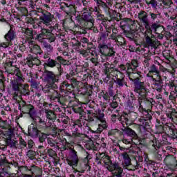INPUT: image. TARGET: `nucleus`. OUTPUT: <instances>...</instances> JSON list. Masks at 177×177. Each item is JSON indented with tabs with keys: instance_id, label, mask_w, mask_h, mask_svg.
Segmentation results:
<instances>
[{
	"instance_id": "7c9ffc66",
	"label": "nucleus",
	"mask_w": 177,
	"mask_h": 177,
	"mask_svg": "<svg viewBox=\"0 0 177 177\" xmlns=\"http://www.w3.org/2000/svg\"><path fill=\"white\" fill-rule=\"evenodd\" d=\"M32 105L31 104H26V102H23L22 103V111L23 113H25L27 114L28 111L30 110L32 108Z\"/></svg>"
},
{
	"instance_id": "603ef678",
	"label": "nucleus",
	"mask_w": 177,
	"mask_h": 177,
	"mask_svg": "<svg viewBox=\"0 0 177 177\" xmlns=\"http://www.w3.org/2000/svg\"><path fill=\"white\" fill-rule=\"evenodd\" d=\"M82 3L84 8H83L82 11L88 12V8H89V1L86 0H82Z\"/></svg>"
},
{
	"instance_id": "c9c22d12",
	"label": "nucleus",
	"mask_w": 177,
	"mask_h": 177,
	"mask_svg": "<svg viewBox=\"0 0 177 177\" xmlns=\"http://www.w3.org/2000/svg\"><path fill=\"white\" fill-rule=\"evenodd\" d=\"M42 45L47 52H53V46H52L49 43L43 41Z\"/></svg>"
},
{
	"instance_id": "0eeeda50",
	"label": "nucleus",
	"mask_w": 177,
	"mask_h": 177,
	"mask_svg": "<svg viewBox=\"0 0 177 177\" xmlns=\"http://www.w3.org/2000/svg\"><path fill=\"white\" fill-rule=\"evenodd\" d=\"M158 27L160 26L157 25V24H153L151 25V28L149 29H146L147 30L144 33V38L145 41V44L148 45V46H154V43L153 42V31L154 34H157V30H158Z\"/></svg>"
},
{
	"instance_id": "4be33fe9",
	"label": "nucleus",
	"mask_w": 177,
	"mask_h": 177,
	"mask_svg": "<svg viewBox=\"0 0 177 177\" xmlns=\"http://www.w3.org/2000/svg\"><path fill=\"white\" fill-rule=\"evenodd\" d=\"M57 122H59L60 124V122H62V129L60 130V132H62V131H64L66 129V128H67V125L68 124V117H62L59 119L57 120Z\"/></svg>"
},
{
	"instance_id": "37998d69",
	"label": "nucleus",
	"mask_w": 177,
	"mask_h": 177,
	"mask_svg": "<svg viewBox=\"0 0 177 177\" xmlns=\"http://www.w3.org/2000/svg\"><path fill=\"white\" fill-rule=\"evenodd\" d=\"M43 92H44V93H49V95L52 94V91H53V88L50 87V86L49 84H47L45 86L44 88H43L42 89Z\"/></svg>"
},
{
	"instance_id": "6ab92c4d",
	"label": "nucleus",
	"mask_w": 177,
	"mask_h": 177,
	"mask_svg": "<svg viewBox=\"0 0 177 177\" xmlns=\"http://www.w3.org/2000/svg\"><path fill=\"white\" fill-rule=\"evenodd\" d=\"M121 156L122 157V163L124 167H129L131 165V160L129 157V155L127 153V152H124L121 154Z\"/></svg>"
},
{
	"instance_id": "338daca9",
	"label": "nucleus",
	"mask_w": 177,
	"mask_h": 177,
	"mask_svg": "<svg viewBox=\"0 0 177 177\" xmlns=\"http://www.w3.org/2000/svg\"><path fill=\"white\" fill-rule=\"evenodd\" d=\"M175 115H177V112H172V113H167V118H169V120H173L174 117H175Z\"/></svg>"
},
{
	"instance_id": "7ed1b4c3",
	"label": "nucleus",
	"mask_w": 177,
	"mask_h": 177,
	"mask_svg": "<svg viewBox=\"0 0 177 177\" xmlns=\"http://www.w3.org/2000/svg\"><path fill=\"white\" fill-rule=\"evenodd\" d=\"M102 162L106 165V168L109 172H113L114 176L122 177L124 169L120 166V163L111 161L110 156L107 155L102 159Z\"/></svg>"
},
{
	"instance_id": "b1692460",
	"label": "nucleus",
	"mask_w": 177,
	"mask_h": 177,
	"mask_svg": "<svg viewBox=\"0 0 177 177\" xmlns=\"http://www.w3.org/2000/svg\"><path fill=\"white\" fill-rule=\"evenodd\" d=\"M122 131L124 132V133H126V135H128V136H131V138L133 139H136L138 138V134H136V132L129 127L124 128L122 129Z\"/></svg>"
},
{
	"instance_id": "0e129e2a",
	"label": "nucleus",
	"mask_w": 177,
	"mask_h": 177,
	"mask_svg": "<svg viewBox=\"0 0 177 177\" xmlns=\"http://www.w3.org/2000/svg\"><path fill=\"white\" fill-rule=\"evenodd\" d=\"M167 130L169 131V133L172 136L174 133V131L175 129V127L174 126H167Z\"/></svg>"
},
{
	"instance_id": "aec40b11",
	"label": "nucleus",
	"mask_w": 177,
	"mask_h": 177,
	"mask_svg": "<svg viewBox=\"0 0 177 177\" xmlns=\"http://www.w3.org/2000/svg\"><path fill=\"white\" fill-rule=\"evenodd\" d=\"M56 66H57V61L52 58H48L44 64V70H46L47 67H50V68H55Z\"/></svg>"
},
{
	"instance_id": "f03ea898",
	"label": "nucleus",
	"mask_w": 177,
	"mask_h": 177,
	"mask_svg": "<svg viewBox=\"0 0 177 177\" xmlns=\"http://www.w3.org/2000/svg\"><path fill=\"white\" fill-rule=\"evenodd\" d=\"M138 93V104L140 109H144L145 110H151L153 106L156 104V101L153 98H147V95L150 93V89L147 87H145L138 91H136Z\"/></svg>"
},
{
	"instance_id": "3c124183",
	"label": "nucleus",
	"mask_w": 177,
	"mask_h": 177,
	"mask_svg": "<svg viewBox=\"0 0 177 177\" xmlns=\"http://www.w3.org/2000/svg\"><path fill=\"white\" fill-rule=\"evenodd\" d=\"M154 73V74H158L160 73V71H158V68H157V66H156L155 64H153L150 68L149 73Z\"/></svg>"
},
{
	"instance_id": "6e6d98bb",
	"label": "nucleus",
	"mask_w": 177,
	"mask_h": 177,
	"mask_svg": "<svg viewBox=\"0 0 177 177\" xmlns=\"http://www.w3.org/2000/svg\"><path fill=\"white\" fill-rule=\"evenodd\" d=\"M46 39H48V42H50V44H52V42H55V41H56V36H55L53 35V33H51V35H50L48 38H46Z\"/></svg>"
},
{
	"instance_id": "bf43d9fd",
	"label": "nucleus",
	"mask_w": 177,
	"mask_h": 177,
	"mask_svg": "<svg viewBox=\"0 0 177 177\" xmlns=\"http://www.w3.org/2000/svg\"><path fill=\"white\" fill-rule=\"evenodd\" d=\"M120 35H117V33H112L110 36L111 39H113V41H115L116 42H120V40L118 39V37Z\"/></svg>"
},
{
	"instance_id": "c756f323",
	"label": "nucleus",
	"mask_w": 177,
	"mask_h": 177,
	"mask_svg": "<svg viewBox=\"0 0 177 177\" xmlns=\"http://www.w3.org/2000/svg\"><path fill=\"white\" fill-rule=\"evenodd\" d=\"M41 32L44 37H46L48 38L50 35H51L53 33L50 32V30H48V26H43V27H41Z\"/></svg>"
},
{
	"instance_id": "a878e982",
	"label": "nucleus",
	"mask_w": 177,
	"mask_h": 177,
	"mask_svg": "<svg viewBox=\"0 0 177 177\" xmlns=\"http://www.w3.org/2000/svg\"><path fill=\"white\" fill-rule=\"evenodd\" d=\"M49 96L51 100H56L57 99V102H60V93L56 91V90H51V94H50Z\"/></svg>"
},
{
	"instance_id": "13d9d810",
	"label": "nucleus",
	"mask_w": 177,
	"mask_h": 177,
	"mask_svg": "<svg viewBox=\"0 0 177 177\" xmlns=\"http://www.w3.org/2000/svg\"><path fill=\"white\" fill-rule=\"evenodd\" d=\"M44 33H40L37 35V39L38 41H39V42H42V44H44V42H45V40L46 39V38H44Z\"/></svg>"
},
{
	"instance_id": "39448f33",
	"label": "nucleus",
	"mask_w": 177,
	"mask_h": 177,
	"mask_svg": "<svg viewBox=\"0 0 177 177\" xmlns=\"http://www.w3.org/2000/svg\"><path fill=\"white\" fill-rule=\"evenodd\" d=\"M44 77L46 84H48V85H49L50 88H53V89H57L58 87L56 84L60 81L59 75H56L53 71L44 69Z\"/></svg>"
},
{
	"instance_id": "412c9836",
	"label": "nucleus",
	"mask_w": 177,
	"mask_h": 177,
	"mask_svg": "<svg viewBox=\"0 0 177 177\" xmlns=\"http://www.w3.org/2000/svg\"><path fill=\"white\" fill-rule=\"evenodd\" d=\"M6 41L12 42L15 38H16V32L13 30V28H10L8 33L4 36Z\"/></svg>"
},
{
	"instance_id": "5701e85b",
	"label": "nucleus",
	"mask_w": 177,
	"mask_h": 177,
	"mask_svg": "<svg viewBox=\"0 0 177 177\" xmlns=\"http://www.w3.org/2000/svg\"><path fill=\"white\" fill-rule=\"evenodd\" d=\"M73 128H75V131H73L72 133V138H81V135H82L80 133H78V128L77 127H82V124L81 123L78 122H73L72 124Z\"/></svg>"
},
{
	"instance_id": "423d86ee",
	"label": "nucleus",
	"mask_w": 177,
	"mask_h": 177,
	"mask_svg": "<svg viewBox=\"0 0 177 177\" xmlns=\"http://www.w3.org/2000/svg\"><path fill=\"white\" fill-rule=\"evenodd\" d=\"M36 15L40 16V21L38 23L39 27H44V26L49 28L51 27L50 22L53 20V15L45 10H39L36 12Z\"/></svg>"
},
{
	"instance_id": "a18cd8bd",
	"label": "nucleus",
	"mask_w": 177,
	"mask_h": 177,
	"mask_svg": "<svg viewBox=\"0 0 177 177\" xmlns=\"http://www.w3.org/2000/svg\"><path fill=\"white\" fill-rule=\"evenodd\" d=\"M28 2L29 3V8L35 9V8H37V2H38V0H28Z\"/></svg>"
},
{
	"instance_id": "2f4dec72",
	"label": "nucleus",
	"mask_w": 177,
	"mask_h": 177,
	"mask_svg": "<svg viewBox=\"0 0 177 177\" xmlns=\"http://www.w3.org/2000/svg\"><path fill=\"white\" fill-rule=\"evenodd\" d=\"M138 103H139V101H138L136 98L129 99L127 101L129 107H135V106H138Z\"/></svg>"
},
{
	"instance_id": "1a4fd4ad",
	"label": "nucleus",
	"mask_w": 177,
	"mask_h": 177,
	"mask_svg": "<svg viewBox=\"0 0 177 177\" xmlns=\"http://www.w3.org/2000/svg\"><path fill=\"white\" fill-rule=\"evenodd\" d=\"M82 19L85 21L84 27L86 28H92L94 26L95 19L92 17V13L88 11H82Z\"/></svg>"
},
{
	"instance_id": "c85d7f7f",
	"label": "nucleus",
	"mask_w": 177,
	"mask_h": 177,
	"mask_svg": "<svg viewBox=\"0 0 177 177\" xmlns=\"http://www.w3.org/2000/svg\"><path fill=\"white\" fill-rule=\"evenodd\" d=\"M30 45H31L30 46V50H32V52H34L35 53H39V55H41V47H39V46L32 45V42H30Z\"/></svg>"
},
{
	"instance_id": "2eb2a0df",
	"label": "nucleus",
	"mask_w": 177,
	"mask_h": 177,
	"mask_svg": "<svg viewBox=\"0 0 177 177\" xmlns=\"http://www.w3.org/2000/svg\"><path fill=\"white\" fill-rule=\"evenodd\" d=\"M149 16L151 17V20L153 22L151 24V26H153V24H157V26H159L158 28H164V26L160 24V19H161V12L154 13L152 12H149Z\"/></svg>"
},
{
	"instance_id": "e433bc0d",
	"label": "nucleus",
	"mask_w": 177,
	"mask_h": 177,
	"mask_svg": "<svg viewBox=\"0 0 177 177\" xmlns=\"http://www.w3.org/2000/svg\"><path fill=\"white\" fill-rule=\"evenodd\" d=\"M155 77L151 76L152 81L153 82H162V79L161 78V75L159 73L154 74Z\"/></svg>"
},
{
	"instance_id": "680f3d73",
	"label": "nucleus",
	"mask_w": 177,
	"mask_h": 177,
	"mask_svg": "<svg viewBox=\"0 0 177 177\" xmlns=\"http://www.w3.org/2000/svg\"><path fill=\"white\" fill-rule=\"evenodd\" d=\"M23 89L20 91L21 95H24V96H26V95H30V91L26 88V87H23Z\"/></svg>"
},
{
	"instance_id": "72a5a7b5",
	"label": "nucleus",
	"mask_w": 177,
	"mask_h": 177,
	"mask_svg": "<svg viewBox=\"0 0 177 177\" xmlns=\"http://www.w3.org/2000/svg\"><path fill=\"white\" fill-rule=\"evenodd\" d=\"M95 2L97 3L98 8H100V6H101V8H103L104 9H106L108 10H110V8L107 6V4H106V3H104L103 1V0H95Z\"/></svg>"
},
{
	"instance_id": "f704fd0d",
	"label": "nucleus",
	"mask_w": 177,
	"mask_h": 177,
	"mask_svg": "<svg viewBox=\"0 0 177 177\" xmlns=\"http://www.w3.org/2000/svg\"><path fill=\"white\" fill-rule=\"evenodd\" d=\"M0 128L1 129H10L9 125H8L7 121L0 118Z\"/></svg>"
},
{
	"instance_id": "393cba45",
	"label": "nucleus",
	"mask_w": 177,
	"mask_h": 177,
	"mask_svg": "<svg viewBox=\"0 0 177 177\" xmlns=\"http://www.w3.org/2000/svg\"><path fill=\"white\" fill-rule=\"evenodd\" d=\"M12 88L13 93H18L20 92V88H23V84L19 83L17 82H15V80L12 83Z\"/></svg>"
},
{
	"instance_id": "de8ad7c7",
	"label": "nucleus",
	"mask_w": 177,
	"mask_h": 177,
	"mask_svg": "<svg viewBox=\"0 0 177 177\" xmlns=\"http://www.w3.org/2000/svg\"><path fill=\"white\" fill-rule=\"evenodd\" d=\"M38 136H39V142H41V143H44V142H45V139L48 138V136H46V133H41V132L39 133Z\"/></svg>"
},
{
	"instance_id": "9b49d317",
	"label": "nucleus",
	"mask_w": 177,
	"mask_h": 177,
	"mask_svg": "<svg viewBox=\"0 0 177 177\" xmlns=\"http://www.w3.org/2000/svg\"><path fill=\"white\" fill-rule=\"evenodd\" d=\"M61 10H63L68 16L70 17H73V16H75L77 13V10H75V7L73 5H69L66 3H62L60 5Z\"/></svg>"
},
{
	"instance_id": "c03bdc74",
	"label": "nucleus",
	"mask_w": 177,
	"mask_h": 177,
	"mask_svg": "<svg viewBox=\"0 0 177 177\" xmlns=\"http://www.w3.org/2000/svg\"><path fill=\"white\" fill-rule=\"evenodd\" d=\"M117 71L116 68H109L105 69V74H110L112 77H114L115 75L113 74V73H115Z\"/></svg>"
},
{
	"instance_id": "6e6552de",
	"label": "nucleus",
	"mask_w": 177,
	"mask_h": 177,
	"mask_svg": "<svg viewBox=\"0 0 177 177\" xmlns=\"http://www.w3.org/2000/svg\"><path fill=\"white\" fill-rule=\"evenodd\" d=\"M100 50V53L102 55V57H104V60H107V57H111V56H115V52H114V48L113 47H109L106 43H100L98 45Z\"/></svg>"
},
{
	"instance_id": "473e14b6",
	"label": "nucleus",
	"mask_w": 177,
	"mask_h": 177,
	"mask_svg": "<svg viewBox=\"0 0 177 177\" xmlns=\"http://www.w3.org/2000/svg\"><path fill=\"white\" fill-rule=\"evenodd\" d=\"M150 144L152 145L154 149H160V147H161V144L160 143V141L157 140V138H153L150 141Z\"/></svg>"
},
{
	"instance_id": "f8f14e48",
	"label": "nucleus",
	"mask_w": 177,
	"mask_h": 177,
	"mask_svg": "<svg viewBox=\"0 0 177 177\" xmlns=\"http://www.w3.org/2000/svg\"><path fill=\"white\" fill-rule=\"evenodd\" d=\"M138 19L142 23L146 30L151 28L150 20H149V14L146 11H140L138 13Z\"/></svg>"
},
{
	"instance_id": "79ce46f5",
	"label": "nucleus",
	"mask_w": 177,
	"mask_h": 177,
	"mask_svg": "<svg viewBox=\"0 0 177 177\" xmlns=\"http://www.w3.org/2000/svg\"><path fill=\"white\" fill-rule=\"evenodd\" d=\"M28 171L31 172L32 176H38V174H37V171H38V167H35V165L32 166L30 169H28Z\"/></svg>"
},
{
	"instance_id": "052dcab7",
	"label": "nucleus",
	"mask_w": 177,
	"mask_h": 177,
	"mask_svg": "<svg viewBox=\"0 0 177 177\" xmlns=\"http://www.w3.org/2000/svg\"><path fill=\"white\" fill-rule=\"evenodd\" d=\"M151 59V58H150V57H145V59L144 60V64H145V67H149L150 66V60Z\"/></svg>"
},
{
	"instance_id": "4c0bfd02",
	"label": "nucleus",
	"mask_w": 177,
	"mask_h": 177,
	"mask_svg": "<svg viewBox=\"0 0 177 177\" xmlns=\"http://www.w3.org/2000/svg\"><path fill=\"white\" fill-rule=\"evenodd\" d=\"M19 68L16 67L15 65L10 67V68H7V73H8V74H12V75H15V74L16 73V72L18 71Z\"/></svg>"
},
{
	"instance_id": "dca6fc26",
	"label": "nucleus",
	"mask_w": 177,
	"mask_h": 177,
	"mask_svg": "<svg viewBox=\"0 0 177 177\" xmlns=\"http://www.w3.org/2000/svg\"><path fill=\"white\" fill-rule=\"evenodd\" d=\"M164 162L166 165H170L171 167L177 166L176 158L172 155L167 156L164 159Z\"/></svg>"
},
{
	"instance_id": "864d4df0",
	"label": "nucleus",
	"mask_w": 177,
	"mask_h": 177,
	"mask_svg": "<svg viewBox=\"0 0 177 177\" xmlns=\"http://www.w3.org/2000/svg\"><path fill=\"white\" fill-rule=\"evenodd\" d=\"M126 67L127 68V72L128 73V74H129V73H133V71H135V68H133L132 64H131L130 63L126 64Z\"/></svg>"
},
{
	"instance_id": "a19ab883",
	"label": "nucleus",
	"mask_w": 177,
	"mask_h": 177,
	"mask_svg": "<svg viewBox=\"0 0 177 177\" xmlns=\"http://www.w3.org/2000/svg\"><path fill=\"white\" fill-rule=\"evenodd\" d=\"M27 114H29L30 117L34 120V118L37 115V111H35V108H34V106L29 109V111L27 113Z\"/></svg>"
},
{
	"instance_id": "69168bd1",
	"label": "nucleus",
	"mask_w": 177,
	"mask_h": 177,
	"mask_svg": "<svg viewBox=\"0 0 177 177\" xmlns=\"http://www.w3.org/2000/svg\"><path fill=\"white\" fill-rule=\"evenodd\" d=\"M30 59H31L32 62H33L34 66H35L37 64H39V59H38V58L30 56Z\"/></svg>"
},
{
	"instance_id": "58836bf2",
	"label": "nucleus",
	"mask_w": 177,
	"mask_h": 177,
	"mask_svg": "<svg viewBox=\"0 0 177 177\" xmlns=\"http://www.w3.org/2000/svg\"><path fill=\"white\" fill-rule=\"evenodd\" d=\"M162 84L163 82H154L153 86L158 92H162Z\"/></svg>"
},
{
	"instance_id": "ddd939ff",
	"label": "nucleus",
	"mask_w": 177,
	"mask_h": 177,
	"mask_svg": "<svg viewBox=\"0 0 177 177\" xmlns=\"http://www.w3.org/2000/svg\"><path fill=\"white\" fill-rule=\"evenodd\" d=\"M78 156L77 155V151L75 150L72 149L71 150V155L69 158L66 159V162L68 165H70V167H77L78 165Z\"/></svg>"
},
{
	"instance_id": "09e8293b",
	"label": "nucleus",
	"mask_w": 177,
	"mask_h": 177,
	"mask_svg": "<svg viewBox=\"0 0 177 177\" xmlns=\"http://www.w3.org/2000/svg\"><path fill=\"white\" fill-rule=\"evenodd\" d=\"M24 34L28 35V38H34V33L32 32V30L30 28H27L24 31Z\"/></svg>"
},
{
	"instance_id": "4468645a",
	"label": "nucleus",
	"mask_w": 177,
	"mask_h": 177,
	"mask_svg": "<svg viewBox=\"0 0 177 177\" xmlns=\"http://www.w3.org/2000/svg\"><path fill=\"white\" fill-rule=\"evenodd\" d=\"M135 26H136L135 20H132L129 18L121 19L120 27L122 30H124V27H130L131 30H136V28H135Z\"/></svg>"
},
{
	"instance_id": "774afa93",
	"label": "nucleus",
	"mask_w": 177,
	"mask_h": 177,
	"mask_svg": "<svg viewBox=\"0 0 177 177\" xmlns=\"http://www.w3.org/2000/svg\"><path fill=\"white\" fill-rule=\"evenodd\" d=\"M149 3H150V5H151V6H152V8H153V9H157V6H158L157 1L151 0Z\"/></svg>"
},
{
	"instance_id": "e2e57ef3",
	"label": "nucleus",
	"mask_w": 177,
	"mask_h": 177,
	"mask_svg": "<svg viewBox=\"0 0 177 177\" xmlns=\"http://www.w3.org/2000/svg\"><path fill=\"white\" fill-rule=\"evenodd\" d=\"M117 133H118V129H111L108 132V136H114Z\"/></svg>"
},
{
	"instance_id": "9d476101",
	"label": "nucleus",
	"mask_w": 177,
	"mask_h": 177,
	"mask_svg": "<svg viewBox=\"0 0 177 177\" xmlns=\"http://www.w3.org/2000/svg\"><path fill=\"white\" fill-rule=\"evenodd\" d=\"M38 128L39 129H42L43 131H53L55 132L56 129L53 127V123L50 121L46 122L44 119L38 117Z\"/></svg>"
},
{
	"instance_id": "ea45409f",
	"label": "nucleus",
	"mask_w": 177,
	"mask_h": 177,
	"mask_svg": "<svg viewBox=\"0 0 177 177\" xmlns=\"http://www.w3.org/2000/svg\"><path fill=\"white\" fill-rule=\"evenodd\" d=\"M0 167H5V165H8V160L6 159V157H5V155H2L0 158Z\"/></svg>"
},
{
	"instance_id": "f257e3e1",
	"label": "nucleus",
	"mask_w": 177,
	"mask_h": 177,
	"mask_svg": "<svg viewBox=\"0 0 177 177\" xmlns=\"http://www.w3.org/2000/svg\"><path fill=\"white\" fill-rule=\"evenodd\" d=\"M89 107L91 109L87 111V121L88 122H93V121H95V118L98 120V121H101L102 124H99L98 128L96 130L97 133H100L101 132H103L104 129L107 128L106 120H103V118H104V113L99 109L97 106L89 105Z\"/></svg>"
},
{
	"instance_id": "a211bd4d",
	"label": "nucleus",
	"mask_w": 177,
	"mask_h": 177,
	"mask_svg": "<svg viewBox=\"0 0 177 177\" xmlns=\"http://www.w3.org/2000/svg\"><path fill=\"white\" fill-rule=\"evenodd\" d=\"M40 132L41 131H39L37 127L34 126V124H31L28 128V133L31 138H38Z\"/></svg>"
},
{
	"instance_id": "49530a36",
	"label": "nucleus",
	"mask_w": 177,
	"mask_h": 177,
	"mask_svg": "<svg viewBox=\"0 0 177 177\" xmlns=\"http://www.w3.org/2000/svg\"><path fill=\"white\" fill-rule=\"evenodd\" d=\"M47 143L50 147H56V141L53 138H47Z\"/></svg>"
},
{
	"instance_id": "f3484780",
	"label": "nucleus",
	"mask_w": 177,
	"mask_h": 177,
	"mask_svg": "<svg viewBox=\"0 0 177 177\" xmlns=\"http://www.w3.org/2000/svg\"><path fill=\"white\" fill-rule=\"evenodd\" d=\"M44 113L46 114V117L47 118V120H48V121H50V122H55V121H56V113H55V111L50 110V109H44ZM52 121V122H50Z\"/></svg>"
},
{
	"instance_id": "cd10ccee",
	"label": "nucleus",
	"mask_w": 177,
	"mask_h": 177,
	"mask_svg": "<svg viewBox=\"0 0 177 177\" xmlns=\"http://www.w3.org/2000/svg\"><path fill=\"white\" fill-rule=\"evenodd\" d=\"M17 140L16 138H8L7 139V145L10 146V147H14L17 149Z\"/></svg>"
},
{
	"instance_id": "4d7b16f0",
	"label": "nucleus",
	"mask_w": 177,
	"mask_h": 177,
	"mask_svg": "<svg viewBox=\"0 0 177 177\" xmlns=\"http://www.w3.org/2000/svg\"><path fill=\"white\" fill-rule=\"evenodd\" d=\"M161 1L162 3H163V5L167 8H169V6L172 5V0H161Z\"/></svg>"
},
{
	"instance_id": "bb28decb",
	"label": "nucleus",
	"mask_w": 177,
	"mask_h": 177,
	"mask_svg": "<svg viewBox=\"0 0 177 177\" xmlns=\"http://www.w3.org/2000/svg\"><path fill=\"white\" fill-rule=\"evenodd\" d=\"M114 82L119 88H122L124 85H125V86H128V83L125 82V78L124 77H122V79L116 77V80H114Z\"/></svg>"
},
{
	"instance_id": "5fc2aeb1",
	"label": "nucleus",
	"mask_w": 177,
	"mask_h": 177,
	"mask_svg": "<svg viewBox=\"0 0 177 177\" xmlns=\"http://www.w3.org/2000/svg\"><path fill=\"white\" fill-rule=\"evenodd\" d=\"M106 153H97L96 154V160L97 161H103L104 158L106 157Z\"/></svg>"
},
{
	"instance_id": "20e7f679",
	"label": "nucleus",
	"mask_w": 177,
	"mask_h": 177,
	"mask_svg": "<svg viewBox=\"0 0 177 177\" xmlns=\"http://www.w3.org/2000/svg\"><path fill=\"white\" fill-rule=\"evenodd\" d=\"M142 72H129L128 73V77L130 81H132L134 84V91L138 92L145 88H146V84L144 82H141L143 80V76Z\"/></svg>"
},
{
	"instance_id": "8fccbe9b",
	"label": "nucleus",
	"mask_w": 177,
	"mask_h": 177,
	"mask_svg": "<svg viewBox=\"0 0 177 177\" xmlns=\"http://www.w3.org/2000/svg\"><path fill=\"white\" fill-rule=\"evenodd\" d=\"M30 82L31 88H33L34 89H38V86L39 85V83H38V82H37L36 80L32 79L30 81Z\"/></svg>"
}]
</instances>
